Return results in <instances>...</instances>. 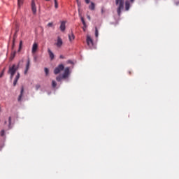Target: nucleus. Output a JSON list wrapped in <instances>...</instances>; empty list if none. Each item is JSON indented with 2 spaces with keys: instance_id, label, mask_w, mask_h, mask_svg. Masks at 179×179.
<instances>
[{
  "instance_id": "nucleus-1",
  "label": "nucleus",
  "mask_w": 179,
  "mask_h": 179,
  "mask_svg": "<svg viewBox=\"0 0 179 179\" xmlns=\"http://www.w3.org/2000/svg\"><path fill=\"white\" fill-rule=\"evenodd\" d=\"M17 69H19V64L17 65L13 64L9 66L8 73L10 75V79L12 80L13 79V76H15V73H16Z\"/></svg>"
},
{
  "instance_id": "nucleus-2",
  "label": "nucleus",
  "mask_w": 179,
  "mask_h": 179,
  "mask_svg": "<svg viewBox=\"0 0 179 179\" xmlns=\"http://www.w3.org/2000/svg\"><path fill=\"white\" fill-rule=\"evenodd\" d=\"M124 0H115V5L117 6V13L118 16H121V12L124 10Z\"/></svg>"
},
{
  "instance_id": "nucleus-3",
  "label": "nucleus",
  "mask_w": 179,
  "mask_h": 179,
  "mask_svg": "<svg viewBox=\"0 0 179 179\" xmlns=\"http://www.w3.org/2000/svg\"><path fill=\"white\" fill-rule=\"evenodd\" d=\"M65 69V66H64V64H59L57 67H56L54 70L55 75H58V73H60L62 71H64Z\"/></svg>"
},
{
  "instance_id": "nucleus-4",
  "label": "nucleus",
  "mask_w": 179,
  "mask_h": 179,
  "mask_svg": "<svg viewBox=\"0 0 179 179\" xmlns=\"http://www.w3.org/2000/svg\"><path fill=\"white\" fill-rule=\"evenodd\" d=\"M69 67H66L65 69H64V72L62 75V78L63 79H66V78H68V76H69Z\"/></svg>"
},
{
  "instance_id": "nucleus-5",
  "label": "nucleus",
  "mask_w": 179,
  "mask_h": 179,
  "mask_svg": "<svg viewBox=\"0 0 179 179\" xmlns=\"http://www.w3.org/2000/svg\"><path fill=\"white\" fill-rule=\"evenodd\" d=\"M31 10L34 15L37 13V8L36 7V3L34 2V0H32L31 1Z\"/></svg>"
},
{
  "instance_id": "nucleus-6",
  "label": "nucleus",
  "mask_w": 179,
  "mask_h": 179,
  "mask_svg": "<svg viewBox=\"0 0 179 179\" xmlns=\"http://www.w3.org/2000/svg\"><path fill=\"white\" fill-rule=\"evenodd\" d=\"M62 44H64V42H62V39L61 38V37L58 36L55 45H57V47L60 48V47H62Z\"/></svg>"
},
{
  "instance_id": "nucleus-7",
  "label": "nucleus",
  "mask_w": 179,
  "mask_h": 179,
  "mask_svg": "<svg viewBox=\"0 0 179 179\" xmlns=\"http://www.w3.org/2000/svg\"><path fill=\"white\" fill-rule=\"evenodd\" d=\"M37 50H38V44H37V43H34L31 50L32 54H36Z\"/></svg>"
},
{
  "instance_id": "nucleus-8",
  "label": "nucleus",
  "mask_w": 179,
  "mask_h": 179,
  "mask_svg": "<svg viewBox=\"0 0 179 179\" xmlns=\"http://www.w3.org/2000/svg\"><path fill=\"white\" fill-rule=\"evenodd\" d=\"M29 69H30V59H27V65H26V68L24 70V75H27V72H29Z\"/></svg>"
},
{
  "instance_id": "nucleus-9",
  "label": "nucleus",
  "mask_w": 179,
  "mask_h": 179,
  "mask_svg": "<svg viewBox=\"0 0 179 179\" xmlns=\"http://www.w3.org/2000/svg\"><path fill=\"white\" fill-rule=\"evenodd\" d=\"M87 44L90 47H93V40L90 36H87Z\"/></svg>"
},
{
  "instance_id": "nucleus-10",
  "label": "nucleus",
  "mask_w": 179,
  "mask_h": 179,
  "mask_svg": "<svg viewBox=\"0 0 179 179\" xmlns=\"http://www.w3.org/2000/svg\"><path fill=\"white\" fill-rule=\"evenodd\" d=\"M48 52L49 57L50 58V60L52 61L54 59V58H55V55H54L52 51H51V49H50V48L48 49Z\"/></svg>"
},
{
  "instance_id": "nucleus-11",
  "label": "nucleus",
  "mask_w": 179,
  "mask_h": 179,
  "mask_svg": "<svg viewBox=\"0 0 179 179\" xmlns=\"http://www.w3.org/2000/svg\"><path fill=\"white\" fill-rule=\"evenodd\" d=\"M125 10H129V8H131V2L129 0H127L124 3Z\"/></svg>"
},
{
  "instance_id": "nucleus-12",
  "label": "nucleus",
  "mask_w": 179,
  "mask_h": 179,
  "mask_svg": "<svg viewBox=\"0 0 179 179\" xmlns=\"http://www.w3.org/2000/svg\"><path fill=\"white\" fill-rule=\"evenodd\" d=\"M20 78V73H17L13 81V86H16V85L17 84V80H19Z\"/></svg>"
},
{
  "instance_id": "nucleus-13",
  "label": "nucleus",
  "mask_w": 179,
  "mask_h": 179,
  "mask_svg": "<svg viewBox=\"0 0 179 179\" xmlns=\"http://www.w3.org/2000/svg\"><path fill=\"white\" fill-rule=\"evenodd\" d=\"M65 24H66L65 21H62L61 22V24H60V30H61V31H65V29H66Z\"/></svg>"
},
{
  "instance_id": "nucleus-14",
  "label": "nucleus",
  "mask_w": 179,
  "mask_h": 179,
  "mask_svg": "<svg viewBox=\"0 0 179 179\" xmlns=\"http://www.w3.org/2000/svg\"><path fill=\"white\" fill-rule=\"evenodd\" d=\"M23 92H24V88L23 87H22L20 94L18 96V101H22V97L23 96Z\"/></svg>"
},
{
  "instance_id": "nucleus-15",
  "label": "nucleus",
  "mask_w": 179,
  "mask_h": 179,
  "mask_svg": "<svg viewBox=\"0 0 179 179\" xmlns=\"http://www.w3.org/2000/svg\"><path fill=\"white\" fill-rule=\"evenodd\" d=\"M69 41H73V40H75V35L73 34V32H71V34H69Z\"/></svg>"
},
{
  "instance_id": "nucleus-16",
  "label": "nucleus",
  "mask_w": 179,
  "mask_h": 179,
  "mask_svg": "<svg viewBox=\"0 0 179 179\" xmlns=\"http://www.w3.org/2000/svg\"><path fill=\"white\" fill-rule=\"evenodd\" d=\"M89 9L90 10H94V9H96V5L94 4V3L91 2V5L89 6Z\"/></svg>"
},
{
  "instance_id": "nucleus-17",
  "label": "nucleus",
  "mask_w": 179,
  "mask_h": 179,
  "mask_svg": "<svg viewBox=\"0 0 179 179\" xmlns=\"http://www.w3.org/2000/svg\"><path fill=\"white\" fill-rule=\"evenodd\" d=\"M81 22H82V23H83V30L85 31V27H86V22H85V19L83 18V17H81Z\"/></svg>"
},
{
  "instance_id": "nucleus-18",
  "label": "nucleus",
  "mask_w": 179,
  "mask_h": 179,
  "mask_svg": "<svg viewBox=\"0 0 179 179\" xmlns=\"http://www.w3.org/2000/svg\"><path fill=\"white\" fill-rule=\"evenodd\" d=\"M81 22H82V23H83V30L85 31V27H86V22H85V19L83 18V17H81Z\"/></svg>"
},
{
  "instance_id": "nucleus-19",
  "label": "nucleus",
  "mask_w": 179,
  "mask_h": 179,
  "mask_svg": "<svg viewBox=\"0 0 179 179\" xmlns=\"http://www.w3.org/2000/svg\"><path fill=\"white\" fill-rule=\"evenodd\" d=\"M18 8H20L23 5V0H17Z\"/></svg>"
},
{
  "instance_id": "nucleus-20",
  "label": "nucleus",
  "mask_w": 179,
  "mask_h": 179,
  "mask_svg": "<svg viewBox=\"0 0 179 179\" xmlns=\"http://www.w3.org/2000/svg\"><path fill=\"white\" fill-rule=\"evenodd\" d=\"M15 55H16V51L13 52L10 55V59H13V58H15Z\"/></svg>"
},
{
  "instance_id": "nucleus-21",
  "label": "nucleus",
  "mask_w": 179,
  "mask_h": 179,
  "mask_svg": "<svg viewBox=\"0 0 179 179\" xmlns=\"http://www.w3.org/2000/svg\"><path fill=\"white\" fill-rule=\"evenodd\" d=\"M62 79H64L63 78H62V76H57V78H56V80H57V82H61V80H62Z\"/></svg>"
},
{
  "instance_id": "nucleus-22",
  "label": "nucleus",
  "mask_w": 179,
  "mask_h": 179,
  "mask_svg": "<svg viewBox=\"0 0 179 179\" xmlns=\"http://www.w3.org/2000/svg\"><path fill=\"white\" fill-rule=\"evenodd\" d=\"M22 41H20L19 44L18 52H20V51H22Z\"/></svg>"
},
{
  "instance_id": "nucleus-23",
  "label": "nucleus",
  "mask_w": 179,
  "mask_h": 179,
  "mask_svg": "<svg viewBox=\"0 0 179 179\" xmlns=\"http://www.w3.org/2000/svg\"><path fill=\"white\" fill-rule=\"evenodd\" d=\"M55 1V9H58V0H54Z\"/></svg>"
},
{
  "instance_id": "nucleus-24",
  "label": "nucleus",
  "mask_w": 179,
  "mask_h": 179,
  "mask_svg": "<svg viewBox=\"0 0 179 179\" xmlns=\"http://www.w3.org/2000/svg\"><path fill=\"white\" fill-rule=\"evenodd\" d=\"M95 37H99V29H97V27H95Z\"/></svg>"
},
{
  "instance_id": "nucleus-25",
  "label": "nucleus",
  "mask_w": 179,
  "mask_h": 179,
  "mask_svg": "<svg viewBox=\"0 0 179 179\" xmlns=\"http://www.w3.org/2000/svg\"><path fill=\"white\" fill-rule=\"evenodd\" d=\"M52 87H57V82L55 80L52 81Z\"/></svg>"
},
{
  "instance_id": "nucleus-26",
  "label": "nucleus",
  "mask_w": 179,
  "mask_h": 179,
  "mask_svg": "<svg viewBox=\"0 0 179 179\" xmlns=\"http://www.w3.org/2000/svg\"><path fill=\"white\" fill-rule=\"evenodd\" d=\"M0 136L3 137L5 136V130H1L0 132Z\"/></svg>"
},
{
  "instance_id": "nucleus-27",
  "label": "nucleus",
  "mask_w": 179,
  "mask_h": 179,
  "mask_svg": "<svg viewBox=\"0 0 179 179\" xmlns=\"http://www.w3.org/2000/svg\"><path fill=\"white\" fill-rule=\"evenodd\" d=\"M12 123V117H8V124H9V128H10V124Z\"/></svg>"
},
{
  "instance_id": "nucleus-28",
  "label": "nucleus",
  "mask_w": 179,
  "mask_h": 179,
  "mask_svg": "<svg viewBox=\"0 0 179 179\" xmlns=\"http://www.w3.org/2000/svg\"><path fill=\"white\" fill-rule=\"evenodd\" d=\"M101 14H102V15L104 14V13H106V9H104V7H102V8H101Z\"/></svg>"
},
{
  "instance_id": "nucleus-29",
  "label": "nucleus",
  "mask_w": 179,
  "mask_h": 179,
  "mask_svg": "<svg viewBox=\"0 0 179 179\" xmlns=\"http://www.w3.org/2000/svg\"><path fill=\"white\" fill-rule=\"evenodd\" d=\"M40 87H41V86H40V85H38V84L35 86L36 90H38V89H40Z\"/></svg>"
},
{
  "instance_id": "nucleus-30",
  "label": "nucleus",
  "mask_w": 179,
  "mask_h": 179,
  "mask_svg": "<svg viewBox=\"0 0 179 179\" xmlns=\"http://www.w3.org/2000/svg\"><path fill=\"white\" fill-rule=\"evenodd\" d=\"M48 72H50V71L48 70V69L45 68V73L46 75H48Z\"/></svg>"
},
{
  "instance_id": "nucleus-31",
  "label": "nucleus",
  "mask_w": 179,
  "mask_h": 179,
  "mask_svg": "<svg viewBox=\"0 0 179 179\" xmlns=\"http://www.w3.org/2000/svg\"><path fill=\"white\" fill-rule=\"evenodd\" d=\"M52 25H53V23H52V22H49V23L48 24V27H52Z\"/></svg>"
},
{
  "instance_id": "nucleus-32",
  "label": "nucleus",
  "mask_w": 179,
  "mask_h": 179,
  "mask_svg": "<svg viewBox=\"0 0 179 179\" xmlns=\"http://www.w3.org/2000/svg\"><path fill=\"white\" fill-rule=\"evenodd\" d=\"M67 64H73V62L72 60H68Z\"/></svg>"
},
{
  "instance_id": "nucleus-33",
  "label": "nucleus",
  "mask_w": 179,
  "mask_h": 179,
  "mask_svg": "<svg viewBox=\"0 0 179 179\" xmlns=\"http://www.w3.org/2000/svg\"><path fill=\"white\" fill-rule=\"evenodd\" d=\"M14 48H15V40H13V47H12V49L13 50Z\"/></svg>"
},
{
  "instance_id": "nucleus-34",
  "label": "nucleus",
  "mask_w": 179,
  "mask_h": 179,
  "mask_svg": "<svg viewBox=\"0 0 179 179\" xmlns=\"http://www.w3.org/2000/svg\"><path fill=\"white\" fill-rule=\"evenodd\" d=\"M87 18L88 19V20H91L92 18L90 17V15H87Z\"/></svg>"
},
{
  "instance_id": "nucleus-35",
  "label": "nucleus",
  "mask_w": 179,
  "mask_h": 179,
  "mask_svg": "<svg viewBox=\"0 0 179 179\" xmlns=\"http://www.w3.org/2000/svg\"><path fill=\"white\" fill-rule=\"evenodd\" d=\"M86 3H90V0H85Z\"/></svg>"
},
{
  "instance_id": "nucleus-36",
  "label": "nucleus",
  "mask_w": 179,
  "mask_h": 179,
  "mask_svg": "<svg viewBox=\"0 0 179 179\" xmlns=\"http://www.w3.org/2000/svg\"><path fill=\"white\" fill-rule=\"evenodd\" d=\"M77 3H78V8H80V1H78Z\"/></svg>"
},
{
  "instance_id": "nucleus-37",
  "label": "nucleus",
  "mask_w": 179,
  "mask_h": 179,
  "mask_svg": "<svg viewBox=\"0 0 179 179\" xmlns=\"http://www.w3.org/2000/svg\"><path fill=\"white\" fill-rule=\"evenodd\" d=\"M3 76V71L0 74V78H2Z\"/></svg>"
},
{
  "instance_id": "nucleus-38",
  "label": "nucleus",
  "mask_w": 179,
  "mask_h": 179,
  "mask_svg": "<svg viewBox=\"0 0 179 179\" xmlns=\"http://www.w3.org/2000/svg\"><path fill=\"white\" fill-rule=\"evenodd\" d=\"M131 3H134L135 2V0H130Z\"/></svg>"
},
{
  "instance_id": "nucleus-39",
  "label": "nucleus",
  "mask_w": 179,
  "mask_h": 179,
  "mask_svg": "<svg viewBox=\"0 0 179 179\" xmlns=\"http://www.w3.org/2000/svg\"><path fill=\"white\" fill-rule=\"evenodd\" d=\"M131 73H132L131 72V71H129V75H131Z\"/></svg>"
},
{
  "instance_id": "nucleus-40",
  "label": "nucleus",
  "mask_w": 179,
  "mask_h": 179,
  "mask_svg": "<svg viewBox=\"0 0 179 179\" xmlns=\"http://www.w3.org/2000/svg\"><path fill=\"white\" fill-rule=\"evenodd\" d=\"M60 58H62H62H64V56H62V55H60Z\"/></svg>"
},
{
  "instance_id": "nucleus-41",
  "label": "nucleus",
  "mask_w": 179,
  "mask_h": 179,
  "mask_svg": "<svg viewBox=\"0 0 179 179\" xmlns=\"http://www.w3.org/2000/svg\"><path fill=\"white\" fill-rule=\"evenodd\" d=\"M77 3L79 2V0H76Z\"/></svg>"
},
{
  "instance_id": "nucleus-42",
  "label": "nucleus",
  "mask_w": 179,
  "mask_h": 179,
  "mask_svg": "<svg viewBox=\"0 0 179 179\" xmlns=\"http://www.w3.org/2000/svg\"><path fill=\"white\" fill-rule=\"evenodd\" d=\"M79 10H80V8H78V12H79Z\"/></svg>"
},
{
  "instance_id": "nucleus-43",
  "label": "nucleus",
  "mask_w": 179,
  "mask_h": 179,
  "mask_svg": "<svg viewBox=\"0 0 179 179\" xmlns=\"http://www.w3.org/2000/svg\"><path fill=\"white\" fill-rule=\"evenodd\" d=\"M176 5H178V3H176Z\"/></svg>"
},
{
  "instance_id": "nucleus-44",
  "label": "nucleus",
  "mask_w": 179,
  "mask_h": 179,
  "mask_svg": "<svg viewBox=\"0 0 179 179\" xmlns=\"http://www.w3.org/2000/svg\"><path fill=\"white\" fill-rule=\"evenodd\" d=\"M45 1H50V0H45Z\"/></svg>"
}]
</instances>
